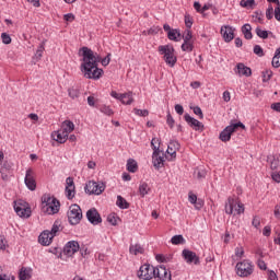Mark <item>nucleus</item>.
<instances>
[{"instance_id": "f257e3e1", "label": "nucleus", "mask_w": 280, "mask_h": 280, "mask_svg": "<svg viewBox=\"0 0 280 280\" xmlns=\"http://www.w3.org/2000/svg\"><path fill=\"white\" fill-rule=\"evenodd\" d=\"M81 51L83 56L81 71L84 78H86L88 80H100V78L104 75V70L97 67V63L100 62V60H102V57L100 56V54L94 52L89 47H82Z\"/></svg>"}, {"instance_id": "f03ea898", "label": "nucleus", "mask_w": 280, "mask_h": 280, "mask_svg": "<svg viewBox=\"0 0 280 280\" xmlns=\"http://www.w3.org/2000/svg\"><path fill=\"white\" fill-rule=\"evenodd\" d=\"M158 51L160 56H163V60L168 67H175L176 62H178L176 50L174 49L173 45H160L158 47Z\"/></svg>"}, {"instance_id": "7ed1b4c3", "label": "nucleus", "mask_w": 280, "mask_h": 280, "mask_svg": "<svg viewBox=\"0 0 280 280\" xmlns=\"http://www.w3.org/2000/svg\"><path fill=\"white\" fill-rule=\"evenodd\" d=\"M244 211V203H242L240 199L235 197L228 198V201L225 202V213L228 215H242Z\"/></svg>"}, {"instance_id": "20e7f679", "label": "nucleus", "mask_w": 280, "mask_h": 280, "mask_svg": "<svg viewBox=\"0 0 280 280\" xmlns=\"http://www.w3.org/2000/svg\"><path fill=\"white\" fill-rule=\"evenodd\" d=\"M42 203L46 207V213H48V215H56V213L60 211V201L51 197V195H43Z\"/></svg>"}, {"instance_id": "39448f33", "label": "nucleus", "mask_w": 280, "mask_h": 280, "mask_svg": "<svg viewBox=\"0 0 280 280\" xmlns=\"http://www.w3.org/2000/svg\"><path fill=\"white\" fill-rule=\"evenodd\" d=\"M84 189L85 194H89L90 196H102L106 189V184H104V182L90 180L85 184Z\"/></svg>"}, {"instance_id": "423d86ee", "label": "nucleus", "mask_w": 280, "mask_h": 280, "mask_svg": "<svg viewBox=\"0 0 280 280\" xmlns=\"http://www.w3.org/2000/svg\"><path fill=\"white\" fill-rule=\"evenodd\" d=\"M235 270L238 277L245 278L250 277V275L255 270V267L253 266V262L250 260L245 259L236 264Z\"/></svg>"}, {"instance_id": "0eeeda50", "label": "nucleus", "mask_w": 280, "mask_h": 280, "mask_svg": "<svg viewBox=\"0 0 280 280\" xmlns=\"http://www.w3.org/2000/svg\"><path fill=\"white\" fill-rule=\"evenodd\" d=\"M82 221V208L78 205L70 206L68 210V222L75 226V224H80Z\"/></svg>"}, {"instance_id": "6e6552de", "label": "nucleus", "mask_w": 280, "mask_h": 280, "mask_svg": "<svg viewBox=\"0 0 280 280\" xmlns=\"http://www.w3.org/2000/svg\"><path fill=\"white\" fill-rule=\"evenodd\" d=\"M137 275L142 280H152L156 275V267L150 264H144L139 268Z\"/></svg>"}, {"instance_id": "1a4fd4ad", "label": "nucleus", "mask_w": 280, "mask_h": 280, "mask_svg": "<svg viewBox=\"0 0 280 280\" xmlns=\"http://www.w3.org/2000/svg\"><path fill=\"white\" fill-rule=\"evenodd\" d=\"M237 128H246V126H244L242 122L230 125L220 132L219 139H221L225 143L226 141H231V135H233V132H235Z\"/></svg>"}, {"instance_id": "9d476101", "label": "nucleus", "mask_w": 280, "mask_h": 280, "mask_svg": "<svg viewBox=\"0 0 280 280\" xmlns=\"http://www.w3.org/2000/svg\"><path fill=\"white\" fill-rule=\"evenodd\" d=\"M152 163L155 170H161L165 165V153L159 147H154Z\"/></svg>"}, {"instance_id": "9b49d317", "label": "nucleus", "mask_w": 280, "mask_h": 280, "mask_svg": "<svg viewBox=\"0 0 280 280\" xmlns=\"http://www.w3.org/2000/svg\"><path fill=\"white\" fill-rule=\"evenodd\" d=\"M24 183L30 191H36V178L32 168L26 170Z\"/></svg>"}, {"instance_id": "f8f14e48", "label": "nucleus", "mask_w": 280, "mask_h": 280, "mask_svg": "<svg viewBox=\"0 0 280 280\" xmlns=\"http://www.w3.org/2000/svg\"><path fill=\"white\" fill-rule=\"evenodd\" d=\"M182 256L184 257L186 264H194L195 266H198L200 264V257L196 255V252L183 249Z\"/></svg>"}, {"instance_id": "ddd939ff", "label": "nucleus", "mask_w": 280, "mask_h": 280, "mask_svg": "<svg viewBox=\"0 0 280 280\" xmlns=\"http://www.w3.org/2000/svg\"><path fill=\"white\" fill-rule=\"evenodd\" d=\"M80 250V243L78 241H69L63 247V254L67 257H73Z\"/></svg>"}, {"instance_id": "4468645a", "label": "nucleus", "mask_w": 280, "mask_h": 280, "mask_svg": "<svg viewBox=\"0 0 280 280\" xmlns=\"http://www.w3.org/2000/svg\"><path fill=\"white\" fill-rule=\"evenodd\" d=\"M86 218L90 224H93L94 226H97V224H102V217L100 215V212H97V209L91 208L86 212Z\"/></svg>"}, {"instance_id": "2eb2a0df", "label": "nucleus", "mask_w": 280, "mask_h": 280, "mask_svg": "<svg viewBox=\"0 0 280 280\" xmlns=\"http://www.w3.org/2000/svg\"><path fill=\"white\" fill-rule=\"evenodd\" d=\"M153 279L156 280H172V272L165 266H160L155 268V276Z\"/></svg>"}, {"instance_id": "dca6fc26", "label": "nucleus", "mask_w": 280, "mask_h": 280, "mask_svg": "<svg viewBox=\"0 0 280 280\" xmlns=\"http://www.w3.org/2000/svg\"><path fill=\"white\" fill-rule=\"evenodd\" d=\"M66 198H68V200L75 198V183L72 177L66 178Z\"/></svg>"}, {"instance_id": "f3484780", "label": "nucleus", "mask_w": 280, "mask_h": 280, "mask_svg": "<svg viewBox=\"0 0 280 280\" xmlns=\"http://www.w3.org/2000/svg\"><path fill=\"white\" fill-rule=\"evenodd\" d=\"M184 119L192 130H205V125L200 122L198 119L191 117L189 114L184 115Z\"/></svg>"}, {"instance_id": "a211bd4d", "label": "nucleus", "mask_w": 280, "mask_h": 280, "mask_svg": "<svg viewBox=\"0 0 280 280\" xmlns=\"http://www.w3.org/2000/svg\"><path fill=\"white\" fill-rule=\"evenodd\" d=\"M221 35L225 43H231V40H233V38H235V28H233V26H229V25L222 26Z\"/></svg>"}, {"instance_id": "6ab92c4d", "label": "nucleus", "mask_w": 280, "mask_h": 280, "mask_svg": "<svg viewBox=\"0 0 280 280\" xmlns=\"http://www.w3.org/2000/svg\"><path fill=\"white\" fill-rule=\"evenodd\" d=\"M14 211L20 218H30L32 215V208L22 203H15Z\"/></svg>"}, {"instance_id": "aec40b11", "label": "nucleus", "mask_w": 280, "mask_h": 280, "mask_svg": "<svg viewBox=\"0 0 280 280\" xmlns=\"http://www.w3.org/2000/svg\"><path fill=\"white\" fill-rule=\"evenodd\" d=\"M54 234L49 233V230H46L38 236V242L42 246H49L54 242Z\"/></svg>"}, {"instance_id": "412c9836", "label": "nucleus", "mask_w": 280, "mask_h": 280, "mask_svg": "<svg viewBox=\"0 0 280 280\" xmlns=\"http://www.w3.org/2000/svg\"><path fill=\"white\" fill-rule=\"evenodd\" d=\"M180 149V143L178 141L173 140L168 143V148L166 150L167 154H170L171 159L168 161H172V159H176V151Z\"/></svg>"}, {"instance_id": "4be33fe9", "label": "nucleus", "mask_w": 280, "mask_h": 280, "mask_svg": "<svg viewBox=\"0 0 280 280\" xmlns=\"http://www.w3.org/2000/svg\"><path fill=\"white\" fill-rule=\"evenodd\" d=\"M236 69V73L240 77L245 75V78H250L253 75V70L244 63H237Z\"/></svg>"}, {"instance_id": "5701e85b", "label": "nucleus", "mask_w": 280, "mask_h": 280, "mask_svg": "<svg viewBox=\"0 0 280 280\" xmlns=\"http://www.w3.org/2000/svg\"><path fill=\"white\" fill-rule=\"evenodd\" d=\"M52 139L57 141V143H67L69 136L66 135L62 129H59L52 133Z\"/></svg>"}, {"instance_id": "b1692460", "label": "nucleus", "mask_w": 280, "mask_h": 280, "mask_svg": "<svg viewBox=\"0 0 280 280\" xmlns=\"http://www.w3.org/2000/svg\"><path fill=\"white\" fill-rule=\"evenodd\" d=\"M60 129L69 137V135L75 130V125L71 120H65L61 124Z\"/></svg>"}, {"instance_id": "393cba45", "label": "nucleus", "mask_w": 280, "mask_h": 280, "mask_svg": "<svg viewBox=\"0 0 280 280\" xmlns=\"http://www.w3.org/2000/svg\"><path fill=\"white\" fill-rule=\"evenodd\" d=\"M242 33L246 40H252L253 39V26L250 24H244L242 26Z\"/></svg>"}, {"instance_id": "a878e982", "label": "nucleus", "mask_w": 280, "mask_h": 280, "mask_svg": "<svg viewBox=\"0 0 280 280\" xmlns=\"http://www.w3.org/2000/svg\"><path fill=\"white\" fill-rule=\"evenodd\" d=\"M168 40H174L175 43H178L180 40V31L177 28H172L167 33Z\"/></svg>"}, {"instance_id": "bb28decb", "label": "nucleus", "mask_w": 280, "mask_h": 280, "mask_svg": "<svg viewBox=\"0 0 280 280\" xmlns=\"http://www.w3.org/2000/svg\"><path fill=\"white\" fill-rule=\"evenodd\" d=\"M20 280L32 279V269L23 267L19 273Z\"/></svg>"}, {"instance_id": "cd10ccee", "label": "nucleus", "mask_w": 280, "mask_h": 280, "mask_svg": "<svg viewBox=\"0 0 280 280\" xmlns=\"http://www.w3.org/2000/svg\"><path fill=\"white\" fill-rule=\"evenodd\" d=\"M255 33L256 36H258V38H261L262 40H266V38H268L269 35H272V32L261 30V27L259 26L256 27Z\"/></svg>"}, {"instance_id": "c85d7f7f", "label": "nucleus", "mask_w": 280, "mask_h": 280, "mask_svg": "<svg viewBox=\"0 0 280 280\" xmlns=\"http://www.w3.org/2000/svg\"><path fill=\"white\" fill-rule=\"evenodd\" d=\"M139 194L142 198H145L150 194V186L148 183L143 182L139 185Z\"/></svg>"}, {"instance_id": "c756f323", "label": "nucleus", "mask_w": 280, "mask_h": 280, "mask_svg": "<svg viewBox=\"0 0 280 280\" xmlns=\"http://www.w3.org/2000/svg\"><path fill=\"white\" fill-rule=\"evenodd\" d=\"M116 205L119 209H128L130 207V203H128V201L126 199H124V197H121V195L117 196Z\"/></svg>"}, {"instance_id": "7c9ffc66", "label": "nucleus", "mask_w": 280, "mask_h": 280, "mask_svg": "<svg viewBox=\"0 0 280 280\" xmlns=\"http://www.w3.org/2000/svg\"><path fill=\"white\" fill-rule=\"evenodd\" d=\"M127 170L131 173L135 174V172H137V170H139V165L137 164V161L129 159L127 161Z\"/></svg>"}, {"instance_id": "2f4dec72", "label": "nucleus", "mask_w": 280, "mask_h": 280, "mask_svg": "<svg viewBox=\"0 0 280 280\" xmlns=\"http://www.w3.org/2000/svg\"><path fill=\"white\" fill-rule=\"evenodd\" d=\"M129 253H131V255H143V247L139 244L130 245Z\"/></svg>"}, {"instance_id": "473e14b6", "label": "nucleus", "mask_w": 280, "mask_h": 280, "mask_svg": "<svg viewBox=\"0 0 280 280\" xmlns=\"http://www.w3.org/2000/svg\"><path fill=\"white\" fill-rule=\"evenodd\" d=\"M271 65H272V67H275V69H279V67H280V47L275 51V56L272 58Z\"/></svg>"}, {"instance_id": "72a5a7b5", "label": "nucleus", "mask_w": 280, "mask_h": 280, "mask_svg": "<svg viewBox=\"0 0 280 280\" xmlns=\"http://www.w3.org/2000/svg\"><path fill=\"white\" fill-rule=\"evenodd\" d=\"M268 163L270 164V170H277L280 166V161L273 155L268 156Z\"/></svg>"}, {"instance_id": "f704fd0d", "label": "nucleus", "mask_w": 280, "mask_h": 280, "mask_svg": "<svg viewBox=\"0 0 280 280\" xmlns=\"http://www.w3.org/2000/svg\"><path fill=\"white\" fill-rule=\"evenodd\" d=\"M188 200L190 205H196V209H202V203L198 202V196L190 192L188 195Z\"/></svg>"}, {"instance_id": "c9c22d12", "label": "nucleus", "mask_w": 280, "mask_h": 280, "mask_svg": "<svg viewBox=\"0 0 280 280\" xmlns=\"http://www.w3.org/2000/svg\"><path fill=\"white\" fill-rule=\"evenodd\" d=\"M122 95H129V98L122 97L120 100L121 104H124L125 106H130V104H132V102H135V98L132 97V92L122 93Z\"/></svg>"}, {"instance_id": "e433bc0d", "label": "nucleus", "mask_w": 280, "mask_h": 280, "mask_svg": "<svg viewBox=\"0 0 280 280\" xmlns=\"http://www.w3.org/2000/svg\"><path fill=\"white\" fill-rule=\"evenodd\" d=\"M171 244H173L174 246H178L180 244H185V237H183V235H174L171 238Z\"/></svg>"}, {"instance_id": "4c0bfd02", "label": "nucleus", "mask_w": 280, "mask_h": 280, "mask_svg": "<svg viewBox=\"0 0 280 280\" xmlns=\"http://www.w3.org/2000/svg\"><path fill=\"white\" fill-rule=\"evenodd\" d=\"M155 259L160 261V264H167V261H172V255L158 254Z\"/></svg>"}, {"instance_id": "58836bf2", "label": "nucleus", "mask_w": 280, "mask_h": 280, "mask_svg": "<svg viewBox=\"0 0 280 280\" xmlns=\"http://www.w3.org/2000/svg\"><path fill=\"white\" fill-rule=\"evenodd\" d=\"M100 112L103 113V115H106L107 117H112V115H115L113 108H110V106L107 105H102L100 107Z\"/></svg>"}, {"instance_id": "ea45409f", "label": "nucleus", "mask_w": 280, "mask_h": 280, "mask_svg": "<svg viewBox=\"0 0 280 280\" xmlns=\"http://www.w3.org/2000/svg\"><path fill=\"white\" fill-rule=\"evenodd\" d=\"M182 51H187L188 54L194 51V42H184L182 44Z\"/></svg>"}, {"instance_id": "a19ab883", "label": "nucleus", "mask_w": 280, "mask_h": 280, "mask_svg": "<svg viewBox=\"0 0 280 280\" xmlns=\"http://www.w3.org/2000/svg\"><path fill=\"white\" fill-rule=\"evenodd\" d=\"M43 51H45V45L40 44L34 55V60H40L43 58Z\"/></svg>"}, {"instance_id": "79ce46f5", "label": "nucleus", "mask_w": 280, "mask_h": 280, "mask_svg": "<svg viewBox=\"0 0 280 280\" xmlns=\"http://www.w3.org/2000/svg\"><path fill=\"white\" fill-rule=\"evenodd\" d=\"M68 95L69 97H71V100H78V97H80V90L75 88H70L68 90Z\"/></svg>"}, {"instance_id": "37998d69", "label": "nucleus", "mask_w": 280, "mask_h": 280, "mask_svg": "<svg viewBox=\"0 0 280 280\" xmlns=\"http://www.w3.org/2000/svg\"><path fill=\"white\" fill-rule=\"evenodd\" d=\"M49 233L56 237V235H58V233H60V222L55 221V223L51 226V230L49 231Z\"/></svg>"}, {"instance_id": "c03bdc74", "label": "nucleus", "mask_w": 280, "mask_h": 280, "mask_svg": "<svg viewBox=\"0 0 280 280\" xmlns=\"http://www.w3.org/2000/svg\"><path fill=\"white\" fill-rule=\"evenodd\" d=\"M110 96L114 97V100H118L119 102H121L122 97H128V100H130V95L129 94H119L116 91H112L110 92Z\"/></svg>"}, {"instance_id": "a18cd8bd", "label": "nucleus", "mask_w": 280, "mask_h": 280, "mask_svg": "<svg viewBox=\"0 0 280 280\" xmlns=\"http://www.w3.org/2000/svg\"><path fill=\"white\" fill-rule=\"evenodd\" d=\"M133 113L138 117H148V115H150V112H148V109L133 108Z\"/></svg>"}, {"instance_id": "49530a36", "label": "nucleus", "mask_w": 280, "mask_h": 280, "mask_svg": "<svg viewBox=\"0 0 280 280\" xmlns=\"http://www.w3.org/2000/svg\"><path fill=\"white\" fill-rule=\"evenodd\" d=\"M241 8H253L255 0H243L240 2Z\"/></svg>"}, {"instance_id": "de8ad7c7", "label": "nucleus", "mask_w": 280, "mask_h": 280, "mask_svg": "<svg viewBox=\"0 0 280 280\" xmlns=\"http://www.w3.org/2000/svg\"><path fill=\"white\" fill-rule=\"evenodd\" d=\"M1 39H2L3 45H10V43H12V37H10V34H8V33H2Z\"/></svg>"}, {"instance_id": "09e8293b", "label": "nucleus", "mask_w": 280, "mask_h": 280, "mask_svg": "<svg viewBox=\"0 0 280 280\" xmlns=\"http://www.w3.org/2000/svg\"><path fill=\"white\" fill-rule=\"evenodd\" d=\"M191 38H192L191 31L187 28L184 33L183 40L185 43H191Z\"/></svg>"}, {"instance_id": "8fccbe9b", "label": "nucleus", "mask_w": 280, "mask_h": 280, "mask_svg": "<svg viewBox=\"0 0 280 280\" xmlns=\"http://www.w3.org/2000/svg\"><path fill=\"white\" fill-rule=\"evenodd\" d=\"M275 16V8L272 5H269L268 9L266 10V19L270 21Z\"/></svg>"}, {"instance_id": "3c124183", "label": "nucleus", "mask_w": 280, "mask_h": 280, "mask_svg": "<svg viewBox=\"0 0 280 280\" xmlns=\"http://www.w3.org/2000/svg\"><path fill=\"white\" fill-rule=\"evenodd\" d=\"M192 113H195L199 119H205V114H202V108H200V106L192 107Z\"/></svg>"}, {"instance_id": "603ef678", "label": "nucleus", "mask_w": 280, "mask_h": 280, "mask_svg": "<svg viewBox=\"0 0 280 280\" xmlns=\"http://www.w3.org/2000/svg\"><path fill=\"white\" fill-rule=\"evenodd\" d=\"M254 54L256 56H258L259 58H262V56H264V48H261V46H259V45H255L254 46Z\"/></svg>"}, {"instance_id": "864d4df0", "label": "nucleus", "mask_w": 280, "mask_h": 280, "mask_svg": "<svg viewBox=\"0 0 280 280\" xmlns=\"http://www.w3.org/2000/svg\"><path fill=\"white\" fill-rule=\"evenodd\" d=\"M235 257H237L238 259H242V257H244V247H235Z\"/></svg>"}, {"instance_id": "5fc2aeb1", "label": "nucleus", "mask_w": 280, "mask_h": 280, "mask_svg": "<svg viewBox=\"0 0 280 280\" xmlns=\"http://www.w3.org/2000/svg\"><path fill=\"white\" fill-rule=\"evenodd\" d=\"M272 78V70H266L262 72V82H268Z\"/></svg>"}, {"instance_id": "6e6d98bb", "label": "nucleus", "mask_w": 280, "mask_h": 280, "mask_svg": "<svg viewBox=\"0 0 280 280\" xmlns=\"http://www.w3.org/2000/svg\"><path fill=\"white\" fill-rule=\"evenodd\" d=\"M117 220L119 219L115 217V214H109L107 217V221L109 222V224H112V226H117Z\"/></svg>"}, {"instance_id": "4d7b16f0", "label": "nucleus", "mask_w": 280, "mask_h": 280, "mask_svg": "<svg viewBox=\"0 0 280 280\" xmlns=\"http://www.w3.org/2000/svg\"><path fill=\"white\" fill-rule=\"evenodd\" d=\"M151 147L153 149V152H154V147L159 148V150H161V140L159 138H153L151 140Z\"/></svg>"}, {"instance_id": "13d9d810", "label": "nucleus", "mask_w": 280, "mask_h": 280, "mask_svg": "<svg viewBox=\"0 0 280 280\" xmlns=\"http://www.w3.org/2000/svg\"><path fill=\"white\" fill-rule=\"evenodd\" d=\"M101 65L103 67H108V65H110V54H108L105 58H101L100 60Z\"/></svg>"}, {"instance_id": "bf43d9fd", "label": "nucleus", "mask_w": 280, "mask_h": 280, "mask_svg": "<svg viewBox=\"0 0 280 280\" xmlns=\"http://www.w3.org/2000/svg\"><path fill=\"white\" fill-rule=\"evenodd\" d=\"M195 174H197V178H199V180H200V179H202V178H206V176H207V171H205V170H197V171L195 172Z\"/></svg>"}, {"instance_id": "052dcab7", "label": "nucleus", "mask_w": 280, "mask_h": 280, "mask_svg": "<svg viewBox=\"0 0 280 280\" xmlns=\"http://www.w3.org/2000/svg\"><path fill=\"white\" fill-rule=\"evenodd\" d=\"M185 25L187 30H191V26L194 25V22L189 15H185Z\"/></svg>"}, {"instance_id": "680f3d73", "label": "nucleus", "mask_w": 280, "mask_h": 280, "mask_svg": "<svg viewBox=\"0 0 280 280\" xmlns=\"http://www.w3.org/2000/svg\"><path fill=\"white\" fill-rule=\"evenodd\" d=\"M252 224L255 229H259V226L261 225V220L259 219V217H254Z\"/></svg>"}, {"instance_id": "e2e57ef3", "label": "nucleus", "mask_w": 280, "mask_h": 280, "mask_svg": "<svg viewBox=\"0 0 280 280\" xmlns=\"http://www.w3.org/2000/svg\"><path fill=\"white\" fill-rule=\"evenodd\" d=\"M273 215L277 220H280V205H277L273 210Z\"/></svg>"}, {"instance_id": "0e129e2a", "label": "nucleus", "mask_w": 280, "mask_h": 280, "mask_svg": "<svg viewBox=\"0 0 280 280\" xmlns=\"http://www.w3.org/2000/svg\"><path fill=\"white\" fill-rule=\"evenodd\" d=\"M268 280H279V278L277 277V273L273 270H270L268 272Z\"/></svg>"}, {"instance_id": "69168bd1", "label": "nucleus", "mask_w": 280, "mask_h": 280, "mask_svg": "<svg viewBox=\"0 0 280 280\" xmlns=\"http://www.w3.org/2000/svg\"><path fill=\"white\" fill-rule=\"evenodd\" d=\"M271 110H275L276 113H280V102L272 103L271 104Z\"/></svg>"}, {"instance_id": "338daca9", "label": "nucleus", "mask_w": 280, "mask_h": 280, "mask_svg": "<svg viewBox=\"0 0 280 280\" xmlns=\"http://www.w3.org/2000/svg\"><path fill=\"white\" fill-rule=\"evenodd\" d=\"M14 276H8L5 273H0V280H14Z\"/></svg>"}, {"instance_id": "774afa93", "label": "nucleus", "mask_w": 280, "mask_h": 280, "mask_svg": "<svg viewBox=\"0 0 280 280\" xmlns=\"http://www.w3.org/2000/svg\"><path fill=\"white\" fill-rule=\"evenodd\" d=\"M275 19L276 21H280V5H277L275 9Z\"/></svg>"}]
</instances>
